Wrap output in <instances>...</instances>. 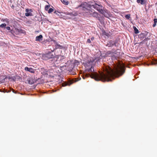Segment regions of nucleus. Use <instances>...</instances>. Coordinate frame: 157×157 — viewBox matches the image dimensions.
Segmentation results:
<instances>
[{
    "mask_svg": "<svg viewBox=\"0 0 157 157\" xmlns=\"http://www.w3.org/2000/svg\"><path fill=\"white\" fill-rule=\"evenodd\" d=\"M94 61V59L91 57H89L87 61L85 63L86 70L91 74H86L82 75L83 79L90 77L95 80H101L105 82L112 81V79H114V77H117L122 75L125 72V68L123 65L117 66L112 69L109 66L106 67L105 73H100L99 75L96 72H94V70L93 64Z\"/></svg>",
    "mask_w": 157,
    "mask_h": 157,
    "instance_id": "obj_1",
    "label": "nucleus"
},
{
    "mask_svg": "<svg viewBox=\"0 0 157 157\" xmlns=\"http://www.w3.org/2000/svg\"><path fill=\"white\" fill-rule=\"evenodd\" d=\"M52 41L54 42L55 44V49H56L58 48L63 49L64 48V47L58 44L55 40H52Z\"/></svg>",
    "mask_w": 157,
    "mask_h": 157,
    "instance_id": "obj_7",
    "label": "nucleus"
},
{
    "mask_svg": "<svg viewBox=\"0 0 157 157\" xmlns=\"http://www.w3.org/2000/svg\"><path fill=\"white\" fill-rule=\"evenodd\" d=\"M25 71L30 72L31 73H33L35 72V69L32 68H29L27 67H26L25 68Z\"/></svg>",
    "mask_w": 157,
    "mask_h": 157,
    "instance_id": "obj_9",
    "label": "nucleus"
},
{
    "mask_svg": "<svg viewBox=\"0 0 157 157\" xmlns=\"http://www.w3.org/2000/svg\"><path fill=\"white\" fill-rule=\"evenodd\" d=\"M43 36L40 35L39 36H36V41H40L42 40Z\"/></svg>",
    "mask_w": 157,
    "mask_h": 157,
    "instance_id": "obj_11",
    "label": "nucleus"
},
{
    "mask_svg": "<svg viewBox=\"0 0 157 157\" xmlns=\"http://www.w3.org/2000/svg\"><path fill=\"white\" fill-rule=\"evenodd\" d=\"M117 42L116 41L114 42L112 40H110L108 42L107 44L106 45V46H108L109 47H112L114 45L116 46V44Z\"/></svg>",
    "mask_w": 157,
    "mask_h": 157,
    "instance_id": "obj_6",
    "label": "nucleus"
},
{
    "mask_svg": "<svg viewBox=\"0 0 157 157\" xmlns=\"http://www.w3.org/2000/svg\"><path fill=\"white\" fill-rule=\"evenodd\" d=\"M154 23L153 25V27H155L156 25V23H157V19L155 18L154 19Z\"/></svg>",
    "mask_w": 157,
    "mask_h": 157,
    "instance_id": "obj_17",
    "label": "nucleus"
},
{
    "mask_svg": "<svg viewBox=\"0 0 157 157\" xmlns=\"http://www.w3.org/2000/svg\"><path fill=\"white\" fill-rule=\"evenodd\" d=\"M133 28L134 29L135 33L136 34H137L139 33V30L136 28L135 26H134L133 27Z\"/></svg>",
    "mask_w": 157,
    "mask_h": 157,
    "instance_id": "obj_16",
    "label": "nucleus"
},
{
    "mask_svg": "<svg viewBox=\"0 0 157 157\" xmlns=\"http://www.w3.org/2000/svg\"><path fill=\"white\" fill-rule=\"evenodd\" d=\"M26 13L25 14V16L26 17L32 16V13H31L32 10L31 9H25Z\"/></svg>",
    "mask_w": 157,
    "mask_h": 157,
    "instance_id": "obj_8",
    "label": "nucleus"
},
{
    "mask_svg": "<svg viewBox=\"0 0 157 157\" xmlns=\"http://www.w3.org/2000/svg\"><path fill=\"white\" fill-rule=\"evenodd\" d=\"M63 4L65 5H67L69 4V2L67 0H61Z\"/></svg>",
    "mask_w": 157,
    "mask_h": 157,
    "instance_id": "obj_15",
    "label": "nucleus"
},
{
    "mask_svg": "<svg viewBox=\"0 0 157 157\" xmlns=\"http://www.w3.org/2000/svg\"><path fill=\"white\" fill-rule=\"evenodd\" d=\"M13 93H15V94H16V92H15V91L13 90Z\"/></svg>",
    "mask_w": 157,
    "mask_h": 157,
    "instance_id": "obj_26",
    "label": "nucleus"
},
{
    "mask_svg": "<svg viewBox=\"0 0 157 157\" xmlns=\"http://www.w3.org/2000/svg\"><path fill=\"white\" fill-rule=\"evenodd\" d=\"M10 32L14 36H15V35H18L20 33L25 34L26 33L25 31L24 30H22L21 29H18L16 28L13 29L12 30H11Z\"/></svg>",
    "mask_w": 157,
    "mask_h": 157,
    "instance_id": "obj_4",
    "label": "nucleus"
},
{
    "mask_svg": "<svg viewBox=\"0 0 157 157\" xmlns=\"http://www.w3.org/2000/svg\"><path fill=\"white\" fill-rule=\"evenodd\" d=\"M130 14H128L126 15L125 16V17L127 19H129L130 18Z\"/></svg>",
    "mask_w": 157,
    "mask_h": 157,
    "instance_id": "obj_21",
    "label": "nucleus"
},
{
    "mask_svg": "<svg viewBox=\"0 0 157 157\" xmlns=\"http://www.w3.org/2000/svg\"><path fill=\"white\" fill-rule=\"evenodd\" d=\"M87 42L89 43H91V41L90 39H87Z\"/></svg>",
    "mask_w": 157,
    "mask_h": 157,
    "instance_id": "obj_24",
    "label": "nucleus"
},
{
    "mask_svg": "<svg viewBox=\"0 0 157 157\" xmlns=\"http://www.w3.org/2000/svg\"><path fill=\"white\" fill-rule=\"evenodd\" d=\"M50 7L49 5H46L45 7V9L46 10H48L49 9Z\"/></svg>",
    "mask_w": 157,
    "mask_h": 157,
    "instance_id": "obj_23",
    "label": "nucleus"
},
{
    "mask_svg": "<svg viewBox=\"0 0 157 157\" xmlns=\"http://www.w3.org/2000/svg\"><path fill=\"white\" fill-rule=\"evenodd\" d=\"M54 14L56 16H58L60 17L61 16L60 13L58 11H55L54 12Z\"/></svg>",
    "mask_w": 157,
    "mask_h": 157,
    "instance_id": "obj_18",
    "label": "nucleus"
},
{
    "mask_svg": "<svg viewBox=\"0 0 157 157\" xmlns=\"http://www.w3.org/2000/svg\"><path fill=\"white\" fill-rule=\"evenodd\" d=\"M91 5V7H93V8L97 10L99 13L104 15L105 17H107L103 10V8L101 4L95 3L94 4Z\"/></svg>",
    "mask_w": 157,
    "mask_h": 157,
    "instance_id": "obj_3",
    "label": "nucleus"
},
{
    "mask_svg": "<svg viewBox=\"0 0 157 157\" xmlns=\"http://www.w3.org/2000/svg\"><path fill=\"white\" fill-rule=\"evenodd\" d=\"M136 2L138 3H140L141 5H143L145 3L144 0H137Z\"/></svg>",
    "mask_w": 157,
    "mask_h": 157,
    "instance_id": "obj_14",
    "label": "nucleus"
},
{
    "mask_svg": "<svg viewBox=\"0 0 157 157\" xmlns=\"http://www.w3.org/2000/svg\"><path fill=\"white\" fill-rule=\"evenodd\" d=\"M82 7L86 15L90 17H94L96 18L98 17V14L95 12L94 10L91 9V5L88 4L85 2L81 4L79 7Z\"/></svg>",
    "mask_w": 157,
    "mask_h": 157,
    "instance_id": "obj_2",
    "label": "nucleus"
},
{
    "mask_svg": "<svg viewBox=\"0 0 157 157\" xmlns=\"http://www.w3.org/2000/svg\"><path fill=\"white\" fill-rule=\"evenodd\" d=\"M73 82L71 81H69L67 82H64L62 83V86H70L72 84Z\"/></svg>",
    "mask_w": 157,
    "mask_h": 157,
    "instance_id": "obj_10",
    "label": "nucleus"
},
{
    "mask_svg": "<svg viewBox=\"0 0 157 157\" xmlns=\"http://www.w3.org/2000/svg\"><path fill=\"white\" fill-rule=\"evenodd\" d=\"M53 11H54L53 9L52 8H51L49 9L48 10V13H51L52 12H53Z\"/></svg>",
    "mask_w": 157,
    "mask_h": 157,
    "instance_id": "obj_22",
    "label": "nucleus"
},
{
    "mask_svg": "<svg viewBox=\"0 0 157 157\" xmlns=\"http://www.w3.org/2000/svg\"><path fill=\"white\" fill-rule=\"evenodd\" d=\"M6 26V24L5 23L2 24L1 25H0V28H5V27Z\"/></svg>",
    "mask_w": 157,
    "mask_h": 157,
    "instance_id": "obj_20",
    "label": "nucleus"
},
{
    "mask_svg": "<svg viewBox=\"0 0 157 157\" xmlns=\"http://www.w3.org/2000/svg\"><path fill=\"white\" fill-rule=\"evenodd\" d=\"M113 55V52L111 51H108L105 54V56H110Z\"/></svg>",
    "mask_w": 157,
    "mask_h": 157,
    "instance_id": "obj_13",
    "label": "nucleus"
},
{
    "mask_svg": "<svg viewBox=\"0 0 157 157\" xmlns=\"http://www.w3.org/2000/svg\"><path fill=\"white\" fill-rule=\"evenodd\" d=\"M6 29L7 30H10V28L9 26H7L6 27Z\"/></svg>",
    "mask_w": 157,
    "mask_h": 157,
    "instance_id": "obj_25",
    "label": "nucleus"
},
{
    "mask_svg": "<svg viewBox=\"0 0 157 157\" xmlns=\"http://www.w3.org/2000/svg\"><path fill=\"white\" fill-rule=\"evenodd\" d=\"M119 51V50L117 49V50L115 51L114 52H113V54L114 53L115 54H116L117 55V56H118V55H119V52H118Z\"/></svg>",
    "mask_w": 157,
    "mask_h": 157,
    "instance_id": "obj_19",
    "label": "nucleus"
},
{
    "mask_svg": "<svg viewBox=\"0 0 157 157\" xmlns=\"http://www.w3.org/2000/svg\"><path fill=\"white\" fill-rule=\"evenodd\" d=\"M28 83L30 84H32L34 83V81L32 78H29L27 79Z\"/></svg>",
    "mask_w": 157,
    "mask_h": 157,
    "instance_id": "obj_12",
    "label": "nucleus"
},
{
    "mask_svg": "<svg viewBox=\"0 0 157 157\" xmlns=\"http://www.w3.org/2000/svg\"><path fill=\"white\" fill-rule=\"evenodd\" d=\"M94 39V37H92L91 38V40H93Z\"/></svg>",
    "mask_w": 157,
    "mask_h": 157,
    "instance_id": "obj_27",
    "label": "nucleus"
},
{
    "mask_svg": "<svg viewBox=\"0 0 157 157\" xmlns=\"http://www.w3.org/2000/svg\"><path fill=\"white\" fill-rule=\"evenodd\" d=\"M54 57V56L52 54V53L51 52H48L44 54L43 55V57L44 58V59L47 60L50 59Z\"/></svg>",
    "mask_w": 157,
    "mask_h": 157,
    "instance_id": "obj_5",
    "label": "nucleus"
}]
</instances>
